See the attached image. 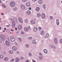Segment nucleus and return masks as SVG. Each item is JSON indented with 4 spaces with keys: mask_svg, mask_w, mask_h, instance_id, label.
Instances as JSON below:
<instances>
[{
    "mask_svg": "<svg viewBox=\"0 0 62 62\" xmlns=\"http://www.w3.org/2000/svg\"><path fill=\"white\" fill-rule=\"evenodd\" d=\"M9 53L11 54H13V51H12V50H10L9 51Z\"/></svg>",
    "mask_w": 62,
    "mask_h": 62,
    "instance_id": "33",
    "label": "nucleus"
},
{
    "mask_svg": "<svg viewBox=\"0 0 62 62\" xmlns=\"http://www.w3.org/2000/svg\"><path fill=\"white\" fill-rule=\"evenodd\" d=\"M24 30L25 31H28L29 30V29L27 28H24Z\"/></svg>",
    "mask_w": 62,
    "mask_h": 62,
    "instance_id": "21",
    "label": "nucleus"
},
{
    "mask_svg": "<svg viewBox=\"0 0 62 62\" xmlns=\"http://www.w3.org/2000/svg\"><path fill=\"white\" fill-rule=\"evenodd\" d=\"M60 42L61 43H62V39L60 40Z\"/></svg>",
    "mask_w": 62,
    "mask_h": 62,
    "instance_id": "46",
    "label": "nucleus"
},
{
    "mask_svg": "<svg viewBox=\"0 0 62 62\" xmlns=\"http://www.w3.org/2000/svg\"><path fill=\"white\" fill-rule=\"evenodd\" d=\"M20 60V59L18 58H16L15 59V61L16 62H18Z\"/></svg>",
    "mask_w": 62,
    "mask_h": 62,
    "instance_id": "18",
    "label": "nucleus"
},
{
    "mask_svg": "<svg viewBox=\"0 0 62 62\" xmlns=\"http://www.w3.org/2000/svg\"><path fill=\"white\" fill-rule=\"evenodd\" d=\"M11 31H13V30H12V29H11Z\"/></svg>",
    "mask_w": 62,
    "mask_h": 62,
    "instance_id": "61",
    "label": "nucleus"
},
{
    "mask_svg": "<svg viewBox=\"0 0 62 62\" xmlns=\"http://www.w3.org/2000/svg\"><path fill=\"white\" fill-rule=\"evenodd\" d=\"M13 20L14 22H15V23H16V22H18V20L16 18H14L13 19Z\"/></svg>",
    "mask_w": 62,
    "mask_h": 62,
    "instance_id": "10",
    "label": "nucleus"
},
{
    "mask_svg": "<svg viewBox=\"0 0 62 62\" xmlns=\"http://www.w3.org/2000/svg\"><path fill=\"white\" fill-rule=\"evenodd\" d=\"M5 43L7 45H9V42L8 41H5Z\"/></svg>",
    "mask_w": 62,
    "mask_h": 62,
    "instance_id": "17",
    "label": "nucleus"
},
{
    "mask_svg": "<svg viewBox=\"0 0 62 62\" xmlns=\"http://www.w3.org/2000/svg\"><path fill=\"white\" fill-rule=\"evenodd\" d=\"M14 60V59H13L12 60H11V61H13Z\"/></svg>",
    "mask_w": 62,
    "mask_h": 62,
    "instance_id": "51",
    "label": "nucleus"
},
{
    "mask_svg": "<svg viewBox=\"0 0 62 62\" xmlns=\"http://www.w3.org/2000/svg\"><path fill=\"white\" fill-rule=\"evenodd\" d=\"M10 20H11V21H12L13 20H12V18L10 19Z\"/></svg>",
    "mask_w": 62,
    "mask_h": 62,
    "instance_id": "58",
    "label": "nucleus"
},
{
    "mask_svg": "<svg viewBox=\"0 0 62 62\" xmlns=\"http://www.w3.org/2000/svg\"><path fill=\"white\" fill-rule=\"evenodd\" d=\"M6 26L7 27H9V26H8V25H6Z\"/></svg>",
    "mask_w": 62,
    "mask_h": 62,
    "instance_id": "59",
    "label": "nucleus"
},
{
    "mask_svg": "<svg viewBox=\"0 0 62 62\" xmlns=\"http://www.w3.org/2000/svg\"><path fill=\"white\" fill-rule=\"evenodd\" d=\"M18 29L21 30V29H22V27L21 25H20V26H18Z\"/></svg>",
    "mask_w": 62,
    "mask_h": 62,
    "instance_id": "19",
    "label": "nucleus"
},
{
    "mask_svg": "<svg viewBox=\"0 0 62 62\" xmlns=\"http://www.w3.org/2000/svg\"><path fill=\"white\" fill-rule=\"evenodd\" d=\"M27 15H29L31 14V12L30 11H28L27 12Z\"/></svg>",
    "mask_w": 62,
    "mask_h": 62,
    "instance_id": "20",
    "label": "nucleus"
},
{
    "mask_svg": "<svg viewBox=\"0 0 62 62\" xmlns=\"http://www.w3.org/2000/svg\"><path fill=\"white\" fill-rule=\"evenodd\" d=\"M29 61L28 60H27L26 61V62H29Z\"/></svg>",
    "mask_w": 62,
    "mask_h": 62,
    "instance_id": "54",
    "label": "nucleus"
},
{
    "mask_svg": "<svg viewBox=\"0 0 62 62\" xmlns=\"http://www.w3.org/2000/svg\"><path fill=\"white\" fill-rule=\"evenodd\" d=\"M51 47H52V48H53V49H56V47H55V46H51Z\"/></svg>",
    "mask_w": 62,
    "mask_h": 62,
    "instance_id": "26",
    "label": "nucleus"
},
{
    "mask_svg": "<svg viewBox=\"0 0 62 62\" xmlns=\"http://www.w3.org/2000/svg\"><path fill=\"white\" fill-rule=\"evenodd\" d=\"M28 39H32V37H30L28 38Z\"/></svg>",
    "mask_w": 62,
    "mask_h": 62,
    "instance_id": "39",
    "label": "nucleus"
},
{
    "mask_svg": "<svg viewBox=\"0 0 62 62\" xmlns=\"http://www.w3.org/2000/svg\"><path fill=\"white\" fill-rule=\"evenodd\" d=\"M44 34V31L43 30L40 33L41 35H43Z\"/></svg>",
    "mask_w": 62,
    "mask_h": 62,
    "instance_id": "16",
    "label": "nucleus"
},
{
    "mask_svg": "<svg viewBox=\"0 0 62 62\" xmlns=\"http://www.w3.org/2000/svg\"><path fill=\"white\" fill-rule=\"evenodd\" d=\"M1 27H0V30H1Z\"/></svg>",
    "mask_w": 62,
    "mask_h": 62,
    "instance_id": "62",
    "label": "nucleus"
},
{
    "mask_svg": "<svg viewBox=\"0 0 62 62\" xmlns=\"http://www.w3.org/2000/svg\"><path fill=\"white\" fill-rule=\"evenodd\" d=\"M37 0H32V1H33V2H35V1H36Z\"/></svg>",
    "mask_w": 62,
    "mask_h": 62,
    "instance_id": "53",
    "label": "nucleus"
},
{
    "mask_svg": "<svg viewBox=\"0 0 62 62\" xmlns=\"http://www.w3.org/2000/svg\"><path fill=\"white\" fill-rule=\"evenodd\" d=\"M33 30L34 32H36L38 30V28L37 27H35L34 28Z\"/></svg>",
    "mask_w": 62,
    "mask_h": 62,
    "instance_id": "15",
    "label": "nucleus"
},
{
    "mask_svg": "<svg viewBox=\"0 0 62 62\" xmlns=\"http://www.w3.org/2000/svg\"><path fill=\"white\" fill-rule=\"evenodd\" d=\"M21 59H22V60H23V59H24V58H23V57L22 56L21 57Z\"/></svg>",
    "mask_w": 62,
    "mask_h": 62,
    "instance_id": "43",
    "label": "nucleus"
},
{
    "mask_svg": "<svg viewBox=\"0 0 62 62\" xmlns=\"http://www.w3.org/2000/svg\"><path fill=\"white\" fill-rule=\"evenodd\" d=\"M12 24H13V25H15L16 23L14 22L13 21L12 22Z\"/></svg>",
    "mask_w": 62,
    "mask_h": 62,
    "instance_id": "42",
    "label": "nucleus"
},
{
    "mask_svg": "<svg viewBox=\"0 0 62 62\" xmlns=\"http://www.w3.org/2000/svg\"><path fill=\"white\" fill-rule=\"evenodd\" d=\"M17 9V8L16 7H14L13 8V10H16Z\"/></svg>",
    "mask_w": 62,
    "mask_h": 62,
    "instance_id": "35",
    "label": "nucleus"
},
{
    "mask_svg": "<svg viewBox=\"0 0 62 62\" xmlns=\"http://www.w3.org/2000/svg\"><path fill=\"white\" fill-rule=\"evenodd\" d=\"M43 58L42 57H39V60H42Z\"/></svg>",
    "mask_w": 62,
    "mask_h": 62,
    "instance_id": "36",
    "label": "nucleus"
},
{
    "mask_svg": "<svg viewBox=\"0 0 62 62\" xmlns=\"http://www.w3.org/2000/svg\"><path fill=\"white\" fill-rule=\"evenodd\" d=\"M21 8L22 9H24L25 8V7L23 5L21 6Z\"/></svg>",
    "mask_w": 62,
    "mask_h": 62,
    "instance_id": "14",
    "label": "nucleus"
},
{
    "mask_svg": "<svg viewBox=\"0 0 62 62\" xmlns=\"http://www.w3.org/2000/svg\"><path fill=\"white\" fill-rule=\"evenodd\" d=\"M21 34H23V35L24 34V33H23V31L21 32Z\"/></svg>",
    "mask_w": 62,
    "mask_h": 62,
    "instance_id": "47",
    "label": "nucleus"
},
{
    "mask_svg": "<svg viewBox=\"0 0 62 62\" xmlns=\"http://www.w3.org/2000/svg\"><path fill=\"white\" fill-rule=\"evenodd\" d=\"M4 30H6L7 29H6V28H4Z\"/></svg>",
    "mask_w": 62,
    "mask_h": 62,
    "instance_id": "60",
    "label": "nucleus"
},
{
    "mask_svg": "<svg viewBox=\"0 0 62 62\" xmlns=\"http://www.w3.org/2000/svg\"><path fill=\"white\" fill-rule=\"evenodd\" d=\"M43 51L45 54H47L48 53V51L47 49H44V50Z\"/></svg>",
    "mask_w": 62,
    "mask_h": 62,
    "instance_id": "8",
    "label": "nucleus"
},
{
    "mask_svg": "<svg viewBox=\"0 0 62 62\" xmlns=\"http://www.w3.org/2000/svg\"><path fill=\"white\" fill-rule=\"evenodd\" d=\"M0 3H1V0H0Z\"/></svg>",
    "mask_w": 62,
    "mask_h": 62,
    "instance_id": "64",
    "label": "nucleus"
},
{
    "mask_svg": "<svg viewBox=\"0 0 62 62\" xmlns=\"http://www.w3.org/2000/svg\"><path fill=\"white\" fill-rule=\"evenodd\" d=\"M0 58H3V56L2 55H0Z\"/></svg>",
    "mask_w": 62,
    "mask_h": 62,
    "instance_id": "40",
    "label": "nucleus"
},
{
    "mask_svg": "<svg viewBox=\"0 0 62 62\" xmlns=\"http://www.w3.org/2000/svg\"><path fill=\"white\" fill-rule=\"evenodd\" d=\"M42 18L43 19H45L46 17V15H45V13H43L42 15Z\"/></svg>",
    "mask_w": 62,
    "mask_h": 62,
    "instance_id": "4",
    "label": "nucleus"
},
{
    "mask_svg": "<svg viewBox=\"0 0 62 62\" xmlns=\"http://www.w3.org/2000/svg\"><path fill=\"white\" fill-rule=\"evenodd\" d=\"M18 40L20 42H22V38H18Z\"/></svg>",
    "mask_w": 62,
    "mask_h": 62,
    "instance_id": "29",
    "label": "nucleus"
},
{
    "mask_svg": "<svg viewBox=\"0 0 62 62\" xmlns=\"http://www.w3.org/2000/svg\"><path fill=\"white\" fill-rule=\"evenodd\" d=\"M24 22L25 23H27V22H28V20L27 19H25L24 20Z\"/></svg>",
    "mask_w": 62,
    "mask_h": 62,
    "instance_id": "30",
    "label": "nucleus"
},
{
    "mask_svg": "<svg viewBox=\"0 0 62 62\" xmlns=\"http://www.w3.org/2000/svg\"><path fill=\"white\" fill-rule=\"evenodd\" d=\"M15 30H17V28L16 27L15 28Z\"/></svg>",
    "mask_w": 62,
    "mask_h": 62,
    "instance_id": "55",
    "label": "nucleus"
},
{
    "mask_svg": "<svg viewBox=\"0 0 62 62\" xmlns=\"http://www.w3.org/2000/svg\"><path fill=\"white\" fill-rule=\"evenodd\" d=\"M54 41L55 44H57V43L58 41L57 38H55L54 39Z\"/></svg>",
    "mask_w": 62,
    "mask_h": 62,
    "instance_id": "5",
    "label": "nucleus"
},
{
    "mask_svg": "<svg viewBox=\"0 0 62 62\" xmlns=\"http://www.w3.org/2000/svg\"><path fill=\"white\" fill-rule=\"evenodd\" d=\"M25 46L26 48H29V45L28 44H27L25 45Z\"/></svg>",
    "mask_w": 62,
    "mask_h": 62,
    "instance_id": "22",
    "label": "nucleus"
},
{
    "mask_svg": "<svg viewBox=\"0 0 62 62\" xmlns=\"http://www.w3.org/2000/svg\"><path fill=\"white\" fill-rule=\"evenodd\" d=\"M12 26L13 27V28H14V27H15V25H12Z\"/></svg>",
    "mask_w": 62,
    "mask_h": 62,
    "instance_id": "44",
    "label": "nucleus"
},
{
    "mask_svg": "<svg viewBox=\"0 0 62 62\" xmlns=\"http://www.w3.org/2000/svg\"><path fill=\"white\" fill-rule=\"evenodd\" d=\"M28 55H29V56H30V57L32 56V54L31 53H29Z\"/></svg>",
    "mask_w": 62,
    "mask_h": 62,
    "instance_id": "31",
    "label": "nucleus"
},
{
    "mask_svg": "<svg viewBox=\"0 0 62 62\" xmlns=\"http://www.w3.org/2000/svg\"><path fill=\"white\" fill-rule=\"evenodd\" d=\"M19 53H20V52H19V51L16 52L17 54H19Z\"/></svg>",
    "mask_w": 62,
    "mask_h": 62,
    "instance_id": "49",
    "label": "nucleus"
},
{
    "mask_svg": "<svg viewBox=\"0 0 62 62\" xmlns=\"http://www.w3.org/2000/svg\"><path fill=\"white\" fill-rule=\"evenodd\" d=\"M31 22L32 24H35L36 23V22H35V21L34 20H31Z\"/></svg>",
    "mask_w": 62,
    "mask_h": 62,
    "instance_id": "11",
    "label": "nucleus"
},
{
    "mask_svg": "<svg viewBox=\"0 0 62 62\" xmlns=\"http://www.w3.org/2000/svg\"><path fill=\"white\" fill-rule=\"evenodd\" d=\"M22 1L23 2H25L27 1V0H22Z\"/></svg>",
    "mask_w": 62,
    "mask_h": 62,
    "instance_id": "41",
    "label": "nucleus"
},
{
    "mask_svg": "<svg viewBox=\"0 0 62 62\" xmlns=\"http://www.w3.org/2000/svg\"><path fill=\"white\" fill-rule=\"evenodd\" d=\"M39 55H42V54L41 53H40L39 54Z\"/></svg>",
    "mask_w": 62,
    "mask_h": 62,
    "instance_id": "45",
    "label": "nucleus"
},
{
    "mask_svg": "<svg viewBox=\"0 0 62 62\" xmlns=\"http://www.w3.org/2000/svg\"><path fill=\"white\" fill-rule=\"evenodd\" d=\"M19 20L20 23H23V20H22V19L21 18H19Z\"/></svg>",
    "mask_w": 62,
    "mask_h": 62,
    "instance_id": "12",
    "label": "nucleus"
},
{
    "mask_svg": "<svg viewBox=\"0 0 62 62\" xmlns=\"http://www.w3.org/2000/svg\"><path fill=\"white\" fill-rule=\"evenodd\" d=\"M1 14V15H4V14H3V13H2Z\"/></svg>",
    "mask_w": 62,
    "mask_h": 62,
    "instance_id": "56",
    "label": "nucleus"
},
{
    "mask_svg": "<svg viewBox=\"0 0 62 62\" xmlns=\"http://www.w3.org/2000/svg\"><path fill=\"white\" fill-rule=\"evenodd\" d=\"M2 6L3 7V8H6V6H5V5L4 4H2Z\"/></svg>",
    "mask_w": 62,
    "mask_h": 62,
    "instance_id": "38",
    "label": "nucleus"
},
{
    "mask_svg": "<svg viewBox=\"0 0 62 62\" xmlns=\"http://www.w3.org/2000/svg\"><path fill=\"white\" fill-rule=\"evenodd\" d=\"M12 49L14 51H16L17 50L16 47L15 46H14L12 47Z\"/></svg>",
    "mask_w": 62,
    "mask_h": 62,
    "instance_id": "7",
    "label": "nucleus"
},
{
    "mask_svg": "<svg viewBox=\"0 0 62 62\" xmlns=\"http://www.w3.org/2000/svg\"><path fill=\"white\" fill-rule=\"evenodd\" d=\"M29 10H31V7H30L29 8Z\"/></svg>",
    "mask_w": 62,
    "mask_h": 62,
    "instance_id": "52",
    "label": "nucleus"
},
{
    "mask_svg": "<svg viewBox=\"0 0 62 62\" xmlns=\"http://www.w3.org/2000/svg\"><path fill=\"white\" fill-rule=\"evenodd\" d=\"M39 31H40L41 30V29H42V28L40 27H39Z\"/></svg>",
    "mask_w": 62,
    "mask_h": 62,
    "instance_id": "34",
    "label": "nucleus"
},
{
    "mask_svg": "<svg viewBox=\"0 0 62 62\" xmlns=\"http://www.w3.org/2000/svg\"><path fill=\"white\" fill-rule=\"evenodd\" d=\"M2 41V40L0 39V43H1Z\"/></svg>",
    "mask_w": 62,
    "mask_h": 62,
    "instance_id": "48",
    "label": "nucleus"
},
{
    "mask_svg": "<svg viewBox=\"0 0 62 62\" xmlns=\"http://www.w3.org/2000/svg\"><path fill=\"white\" fill-rule=\"evenodd\" d=\"M32 62H36V61H34V60H33V59L32 60Z\"/></svg>",
    "mask_w": 62,
    "mask_h": 62,
    "instance_id": "50",
    "label": "nucleus"
},
{
    "mask_svg": "<svg viewBox=\"0 0 62 62\" xmlns=\"http://www.w3.org/2000/svg\"><path fill=\"white\" fill-rule=\"evenodd\" d=\"M3 32H5V31H3Z\"/></svg>",
    "mask_w": 62,
    "mask_h": 62,
    "instance_id": "63",
    "label": "nucleus"
},
{
    "mask_svg": "<svg viewBox=\"0 0 62 62\" xmlns=\"http://www.w3.org/2000/svg\"><path fill=\"white\" fill-rule=\"evenodd\" d=\"M4 60L5 61H8V58L6 57L4 58Z\"/></svg>",
    "mask_w": 62,
    "mask_h": 62,
    "instance_id": "25",
    "label": "nucleus"
},
{
    "mask_svg": "<svg viewBox=\"0 0 62 62\" xmlns=\"http://www.w3.org/2000/svg\"><path fill=\"white\" fill-rule=\"evenodd\" d=\"M43 42V40H42L41 41V43H42V42Z\"/></svg>",
    "mask_w": 62,
    "mask_h": 62,
    "instance_id": "57",
    "label": "nucleus"
},
{
    "mask_svg": "<svg viewBox=\"0 0 62 62\" xmlns=\"http://www.w3.org/2000/svg\"><path fill=\"white\" fill-rule=\"evenodd\" d=\"M26 5L27 7H30V3L29 2H27L26 3Z\"/></svg>",
    "mask_w": 62,
    "mask_h": 62,
    "instance_id": "6",
    "label": "nucleus"
},
{
    "mask_svg": "<svg viewBox=\"0 0 62 62\" xmlns=\"http://www.w3.org/2000/svg\"><path fill=\"white\" fill-rule=\"evenodd\" d=\"M50 20H53V17L52 16H51L50 17Z\"/></svg>",
    "mask_w": 62,
    "mask_h": 62,
    "instance_id": "37",
    "label": "nucleus"
},
{
    "mask_svg": "<svg viewBox=\"0 0 62 62\" xmlns=\"http://www.w3.org/2000/svg\"><path fill=\"white\" fill-rule=\"evenodd\" d=\"M43 8L44 9H45L46 8V6L45 5H44L43 6Z\"/></svg>",
    "mask_w": 62,
    "mask_h": 62,
    "instance_id": "32",
    "label": "nucleus"
},
{
    "mask_svg": "<svg viewBox=\"0 0 62 62\" xmlns=\"http://www.w3.org/2000/svg\"><path fill=\"white\" fill-rule=\"evenodd\" d=\"M10 39L12 42H14V40H15V39H14V37H13V36H11L10 37Z\"/></svg>",
    "mask_w": 62,
    "mask_h": 62,
    "instance_id": "3",
    "label": "nucleus"
},
{
    "mask_svg": "<svg viewBox=\"0 0 62 62\" xmlns=\"http://www.w3.org/2000/svg\"><path fill=\"white\" fill-rule=\"evenodd\" d=\"M41 16V14L39 13H38L37 14V16L38 17H40V16Z\"/></svg>",
    "mask_w": 62,
    "mask_h": 62,
    "instance_id": "24",
    "label": "nucleus"
},
{
    "mask_svg": "<svg viewBox=\"0 0 62 62\" xmlns=\"http://www.w3.org/2000/svg\"><path fill=\"white\" fill-rule=\"evenodd\" d=\"M49 37V34L47 33L46 35L45 38H47Z\"/></svg>",
    "mask_w": 62,
    "mask_h": 62,
    "instance_id": "23",
    "label": "nucleus"
},
{
    "mask_svg": "<svg viewBox=\"0 0 62 62\" xmlns=\"http://www.w3.org/2000/svg\"><path fill=\"white\" fill-rule=\"evenodd\" d=\"M0 37L1 39L3 40H5L6 39V37H5V36L4 35H0Z\"/></svg>",
    "mask_w": 62,
    "mask_h": 62,
    "instance_id": "2",
    "label": "nucleus"
},
{
    "mask_svg": "<svg viewBox=\"0 0 62 62\" xmlns=\"http://www.w3.org/2000/svg\"><path fill=\"white\" fill-rule=\"evenodd\" d=\"M56 23L57 25H59V20L57 19L56 20Z\"/></svg>",
    "mask_w": 62,
    "mask_h": 62,
    "instance_id": "13",
    "label": "nucleus"
},
{
    "mask_svg": "<svg viewBox=\"0 0 62 62\" xmlns=\"http://www.w3.org/2000/svg\"><path fill=\"white\" fill-rule=\"evenodd\" d=\"M36 10L37 11H39L40 10V8L39 7H37L36 8Z\"/></svg>",
    "mask_w": 62,
    "mask_h": 62,
    "instance_id": "9",
    "label": "nucleus"
},
{
    "mask_svg": "<svg viewBox=\"0 0 62 62\" xmlns=\"http://www.w3.org/2000/svg\"><path fill=\"white\" fill-rule=\"evenodd\" d=\"M32 42L33 43H34V44H36V43H37V42H36V40H33Z\"/></svg>",
    "mask_w": 62,
    "mask_h": 62,
    "instance_id": "28",
    "label": "nucleus"
},
{
    "mask_svg": "<svg viewBox=\"0 0 62 62\" xmlns=\"http://www.w3.org/2000/svg\"><path fill=\"white\" fill-rule=\"evenodd\" d=\"M10 5L11 7H14L15 6V3L14 1L11 2L10 3Z\"/></svg>",
    "mask_w": 62,
    "mask_h": 62,
    "instance_id": "1",
    "label": "nucleus"
},
{
    "mask_svg": "<svg viewBox=\"0 0 62 62\" xmlns=\"http://www.w3.org/2000/svg\"><path fill=\"white\" fill-rule=\"evenodd\" d=\"M39 4H41L42 3V1L41 0H40L39 1Z\"/></svg>",
    "mask_w": 62,
    "mask_h": 62,
    "instance_id": "27",
    "label": "nucleus"
}]
</instances>
